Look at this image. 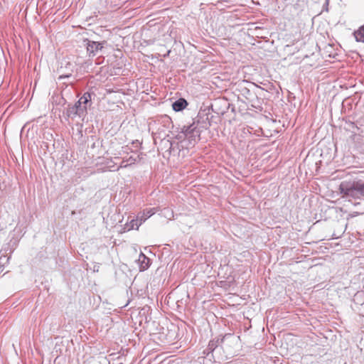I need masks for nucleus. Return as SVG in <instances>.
<instances>
[{"instance_id":"nucleus-1","label":"nucleus","mask_w":364,"mask_h":364,"mask_svg":"<svg viewBox=\"0 0 364 364\" xmlns=\"http://www.w3.org/2000/svg\"><path fill=\"white\" fill-rule=\"evenodd\" d=\"M339 190L343 197L348 198L355 206H364V181H343Z\"/></svg>"},{"instance_id":"nucleus-2","label":"nucleus","mask_w":364,"mask_h":364,"mask_svg":"<svg viewBox=\"0 0 364 364\" xmlns=\"http://www.w3.org/2000/svg\"><path fill=\"white\" fill-rule=\"evenodd\" d=\"M171 124V119L167 115L161 116L156 119L151 120L149 123V130H151V134L154 141L156 139H161L162 136H166L165 132Z\"/></svg>"},{"instance_id":"nucleus-3","label":"nucleus","mask_w":364,"mask_h":364,"mask_svg":"<svg viewBox=\"0 0 364 364\" xmlns=\"http://www.w3.org/2000/svg\"><path fill=\"white\" fill-rule=\"evenodd\" d=\"M238 341L239 337L232 333H227L220 338V348L224 353L223 358H228L235 354Z\"/></svg>"},{"instance_id":"nucleus-4","label":"nucleus","mask_w":364,"mask_h":364,"mask_svg":"<svg viewBox=\"0 0 364 364\" xmlns=\"http://www.w3.org/2000/svg\"><path fill=\"white\" fill-rule=\"evenodd\" d=\"M203 354L205 358H208L210 361L212 358L214 359L215 362H216V359L223 360L220 348V337L210 340L207 348L203 350Z\"/></svg>"},{"instance_id":"nucleus-5","label":"nucleus","mask_w":364,"mask_h":364,"mask_svg":"<svg viewBox=\"0 0 364 364\" xmlns=\"http://www.w3.org/2000/svg\"><path fill=\"white\" fill-rule=\"evenodd\" d=\"M87 113V106H79L77 102L74 105L69 104L65 112L66 116L73 119L76 117L83 118Z\"/></svg>"},{"instance_id":"nucleus-6","label":"nucleus","mask_w":364,"mask_h":364,"mask_svg":"<svg viewBox=\"0 0 364 364\" xmlns=\"http://www.w3.org/2000/svg\"><path fill=\"white\" fill-rule=\"evenodd\" d=\"M86 41L87 52L90 57L95 56L99 50H101L104 48V45L107 43L105 41L102 42L90 41L87 39Z\"/></svg>"},{"instance_id":"nucleus-7","label":"nucleus","mask_w":364,"mask_h":364,"mask_svg":"<svg viewBox=\"0 0 364 364\" xmlns=\"http://www.w3.org/2000/svg\"><path fill=\"white\" fill-rule=\"evenodd\" d=\"M129 219L130 220L129 222H127L124 227V231H129L133 229H138L139 227L142 224V218H141V221L136 218V219H134V218L129 217Z\"/></svg>"},{"instance_id":"nucleus-8","label":"nucleus","mask_w":364,"mask_h":364,"mask_svg":"<svg viewBox=\"0 0 364 364\" xmlns=\"http://www.w3.org/2000/svg\"><path fill=\"white\" fill-rule=\"evenodd\" d=\"M138 261L140 272L146 270L151 264V259L142 252L139 255Z\"/></svg>"},{"instance_id":"nucleus-9","label":"nucleus","mask_w":364,"mask_h":364,"mask_svg":"<svg viewBox=\"0 0 364 364\" xmlns=\"http://www.w3.org/2000/svg\"><path fill=\"white\" fill-rule=\"evenodd\" d=\"M188 102L184 98H179L172 104V108L175 112H181L188 106Z\"/></svg>"},{"instance_id":"nucleus-10","label":"nucleus","mask_w":364,"mask_h":364,"mask_svg":"<svg viewBox=\"0 0 364 364\" xmlns=\"http://www.w3.org/2000/svg\"><path fill=\"white\" fill-rule=\"evenodd\" d=\"M91 101V94L86 92L77 102L79 106H87V103Z\"/></svg>"},{"instance_id":"nucleus-11","label":"nucleus","mask_w":364,"mask_h":364,"mask_svg":"<svg viewBox=\"0 0 364 364\" xmlns=\"http://www.w3.org/2000/svg\"><path fill=\"white\" fill-rule=\"evenodd\" d=\"M241 95L245 97L249 102H252L254 98H257L256 95L246 87L241 90Z\"/></svg>"},{"instance_id":"nucleus-12","label":"nucleus","mask_w":364,"mask_h":364,"mask_svg":"<svg viewBox=\"0 0 364 364\" xmlns=\"http://www.w3.org/2000/svg\"><path fill=\"white\" fill-rule=\"evenodd\" d=\"M186 136L187 137L189 134H193L194 132H196V127L194 125V123L190 124L188 126H183L182 128Z\"/></svg>"},{"instance_id":"nucleus-13","label":"nucleus","mask_w":364,"mask_h":364,"mask_svg":"<svg viewBox=\"0 0 364 364\" xmlns=\"http://www.w3.org/2000/svg\"><path fill=\"white\" fill-rule=\"evenodd\" d=\"M154 213L153 210H149L146 213L144 211L142 213H139L138 215V218L141 221V218H142V223L149 217H151Z\"/></svg>"},{"instance_id":"nucleus-14","label":"nucleus","mask_w":364,"mask_h":364,"mask_svg":"<svg viewBox=\"0 0 364 364\" xmlns=\"http://www.w3.org/2000/svg\"><path fill=\"white\" fill-rule=\"evenodd\" d=\"M200 134L199 132L196 129V132H194L193 134H189L186 139H188L190 144H194L196 141V138L199 139Z\"/></svg>"},{"instance_id":"nucleus-15","label":"nucleus","mask_w":364,"mask_h":364,"mask_svg":"<svg viewBox=\"0 0 364 364\" xmlns=\"http://www.w3.org/2000/svg\"><path fill=\"white\" fill-rule=\"evenodd\" d=\"M161 139V145H164L165 146V148H167L171 151V149L172 147V142L168 139H166L165 136H162V138Z\"/></svg>"},{"instance_id":"nucleus-16","label":"nucleus","mask_w":364,"mask_h":364,"mask_svg":"<svg viewBox=\"0 0 364 364\" xmlns=\"http://www.w3.org/2000/svg\"><path fill=\"white\" fill-rule=\"evenodd\" d=\"M175 138L181 141H184L186 139V134L181 129L176 136Z\"/></svg>"},{"instance_id":"nucleus-17","label":"nucleus","mask_w":364,"mask_h":364,"mask_svg":"<svg viewBox=\"0 0 364 364\" xmlns=\"http://www.w3.org/2000/svg\"><path fill=\"white\" fill-rule=\"evenodd\" d=\"M71 76V74L69 73V74H66V75H61L58 77V80H61L63 79H65V78H68Z\"/></svg>"},{"instance_id":"nucleus-18","label":"nucleus","mask_w":364,"mask_h":364,"mask_svg":"<svg viewBox=\"0 0 364 364\" xmlns=\"http://www.w3.org/2000/svg\"><path fill=\"white\" fill-rule=\"evenodd\" d=\"M127 161H129L131 164H133L136 161V159H134L133 157L130 156L128 159H127Z\"/></svg>"},{"instance_id":"nucleus-19","label":"nucleus","mask_w":364,"mask_h":364,"mask_svg":"<svg viewBox=\"0 0 364 364\" xmlns=\"http://www.w3.org/2000/svg\"><path fill=\"white\" fill-rule=\"evenodd\" d=\"M170 52H171V51H170V50H168V52L164 55V57H167V56L169 55Z\"/></svg>"},{"instance_id":"nucleus-20","label":"nucleus","mask_w":364,"mask_h":364,"mask_svg":"<svg viewBox=\"0 0 364 364\" xmlns=\"http://www.w3.org/2000/svg\"><path fill=\"white\" fill-rule=\"evenodd\" d=\"M354 125H355V124H354V123H353V122H351V123H350V126L352 127V128H353Z\"/></svg>"},{"instance_id":"nucleus-21","label":"nucleus","mask_w":364,"mask_h":364,"mask_svg":"<svg viewBox=\"0 0 364 364\" xmlns=\"http://www.w3.org/2000/svg\"><path fill=\"white\" fill-rule=\"evenodd\" d=\"M74 214H75V211H74V210H73V211L72 212V215H74Z\"/></svg>"}]
</instances>
